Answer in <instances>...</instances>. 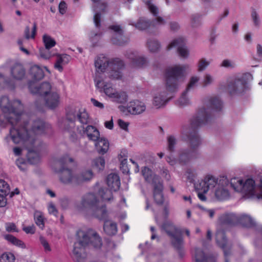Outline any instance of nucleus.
I'll return each mask as SVG.
<instances>
[{"label": "nucleus", "instance_id": "obj_1", "mask_svg": "<svg viewBox=\"0 0 262 262\" xmlns=\"http://www.w3.org/2000/svg\"><path fill=\"white\" fill-rule=\"evenodd\" d=\"M222 108L221 100L217 97L211 98L205 105L200 107L197 113L189 118L187 123L182 126L180 138L183 141H189L191 148L180 149L178 157L180 163L185 164L198 157L199 152L196 148L201 145V140L196 130L210 121L213 110L220 111Z\"/></svg>", "mask_w": 262, "mask_h": 262}, {"label": "nucleus", "instance_id": "obj_2", "mask_svg": "<svg viewBox=\"0 0 262 262\" xmlns=\"http://www.w3.org/2000/svg\"><path fill=\"white\" fill-rule=\"evenodd\" d=\"M50 126L46 124L42 120L38 119L31 121V125L27 128L20 129H11L10 130L9 136L6 137V140L9 141L11 138L15 144L22 143L28 149L27 158L28 161L32 164L38 163L40 161V156L38 152L33 149L34 144L36 142L34 137L31 135H40L47 132Z\"/></svg>", "mask_w": 262, "mask_h": 262}, {"label": "nucleus", "instance_id": "obj_3", "mask_svg": "<svg viewBox=\"0 0 262 262\" xmlns=\"http://www.w3.org/2000/svg\"><path fill=\"white\" fill-rule=\"evenodd\" d=\"M0 107L3 112L0 115V126L8 122L12 126L10 130L23 129L31 125V121H28V115L22 113L23 105L19 100L10 101L8 97L3 96L0 99Z\"/></svg>", "mask_w": 262, "mask_h": 262}, {"label": "nucleus", "instance_id": "obj_4", "mask_svg": "<svg viewBox=\"0 0 262 262\" xmlns=\"http://www.w3.org/2000/svg\"><path fill=\"white\" fill-rule=\"evenodd\" d=\"M77 236L78 241L74 244L72 257L76 262H83L85 258L84 247L92 246L96 248H100L102 246L101 239L91 229L86 231L79 230L77 232Z\"/></svg>", "mask_w": 262, "mask_h": 262}, {"label": "nucleus", "instance_id": "obj_5", "mask_svg": "<svg viewBox=\"0 0 262 262\" xmlns=\"http://www.w3.org/2000/svg\"><path fill=\"white\" fill-rule=\"evenodd\" d=\"M89 117L84 110L80 111L76 107H69L67 111L66 119L62 120L59 123L60 127L69 133L72 141L77 139L78 135L81 134V130L76 125V122L79 121L82 124L89 123Z\"/></svg>", "mask_w": 262, "mask_h": 262}, {"label": "nucleus", "instance_id": "obj_6", "mask_svg": "<svg viewBox=\"0 0 262 262\" xmlns=\"http://www.w3.org/2000/svg\"><path fill=\"white\" fill-rule=\"evenodd\" d=\"M95 66L97 73H103L106 70L110 78L119 79L122 76V70L124 67V63L119 58H113L110 60L103 55H100L95 59Z\"/></svg>", "mask_w": 262, "mask_h": 262}, {"label": "nucleus", "instance_id": "obj_7", "mask_svg": "<svg viewBox=\"0 0 262 262\" xmlns=\"http://www.w3.org/2000/svg\"><path fill=\"white\" fill-rule=\"evenodd\" d=\"M189 68L188 64H175L167 68L165 73L166 90L170 93L177 92Z\"/></svg>", "mask_w": 262, "mask_h": 262}, {"label": "nucleus", "instance_id": "obj_8", "mask_svg": "<svg viewBox=\"0 0 262 262\" xmlns=\"http://www.w3.org/2000/svg\"><path fill=\"white\" fill-rule=\"evenodd\" d=\"M237 215L233 213H226L220 215L218 220L217 231L215 235L216 244L224 250L225 256V262H228L227 257L229 252L228 251V247L227 245V239L225 235V232L222 230L224 226L232 225L237 224Z\"/></svg>", "mask_w": 262, "mask_h": 262}, {"label": "nucleus", "instance_id": "obj_9", "mask_svg": "<svg viewBox=\"0 0 262 262\" xmlns=\"http://www.w3.org/2000/svg\"><path fill=\"white\" fill-rule=\"evenodd\" d=\"M73 162V159L66 155L55 161L52 165L53 170L59 174L60 181L64 184L76 185L78 181L76 174L68 167L69 164Z\"/></svg>", "mask_w": 262, "mask_h": 262}, {"label": "nucleus", "instance_id": "obj_10", "mask_svg": "<svg viewBox=\"0 0 262 262\" xmlns=\"http://www.w3.org/2000/svg\"><path fill=\"white\" fill-rule=\"evenodd\" d=\"M77 209L81 211L91 210L99 220H104L107 215L105 206L100 205L96 196L93 193L85 195L80 204L77 206Z\"/></svg>", "mask_w": 262, "mask_h": 262}, {"label": "nucleus", "instance_id": "obj_11", "mask_svg": "<svg viewBox=\"0 0 262 262\" xmlns=\"http://www.w3.org/2000/svg\"><path fill=\"white\" fill-rule=\"evenodd\" d=\"M141 172L145 181L152 185L153 196L156 203L159 204H162L164 201L163 185L160 177L155 174L152 170L147 166L142 169Z\"/></svg>", "mask_w": 262, "mask_h": 262}, {"label": "nucleus", "instance_id": "obj_12", "mask_svg": "<svg viewBox=\"0 0 262 262\" xmlns=\"http://www.w3.org/2000/svg\"><path fill=\"white\" fill-rule=\"evenodd\" d=\"M161 228L168 235L172 246L179 253L181 257L184 255V240L181 231L170 222H166Z\"/></svg>", "mask_w": 262, "mask_h": 262}, {"label": "nucleus", "instance_id": "obj_13", "mask_svg": "<svg viewBox=\"0 0 262 262\" xmlns=\"http://www.w3.org/2000/svg\"><path fill=\"white\" fill-rule=\"evenodd\" d=\"M106 183L110 190L101 188L98 191V195L103 201H110L112 197V191L118 190L120 186V178L116 173L109 174L106 178Z\"/></svg>", "mask_w": 262, "mask_h": 262}, {"label": "nucleus", "instance_id": "obj_14", "mask_svg": "<svg viewBox=\"0 0 262 262\" xmlns=\"http://www.w3.org/2000/svg\"><path fill=\"white\" fill-rule=\"evenodd\" d=\"M109 29L111 32V41L113 44L121 46L128 42V39L123 35V30L120 26L112 25Z\"/></svg>", "mask_w": 262, "mask_h": 262}, {"label": "nucleus", "instance_id": "obj_15", "mask_svg": "<svg viewBox=\"0 0 262 262\" xmlns=\"http://www.w3.org/2000/svg\"><path fill=\"white\" fill-rule=\"evenodd\" d=\"M246 82L243 78H235L228 84L227 90L231 95H240L246 90Z\"/></svg>", "mask_w": 262, "mask_h": 262}, {"label": "nucleus", "instance_id": "obj_16", "mask_svg": "<svg viewBox=\"0 0 262 262\" xmlns=\"http://www.w3.org/2000/svg\"><path fill=\"white\" fill-rule=\"evenodd\" d=\"M230 182L226 178H222L219 180L217 186L215 190V195L220 200L227 199L229 196L228 187Z\"/></svg>", "mask_w": 262, "mask_h": 262}, {"label": "nucleus", "instance_id": "obj_17", "mask_svg": "<svg viewBox=\"0 0 262 262\" xmlns=\"http://www.w3.org/2000/svg\"><path fill=\"white\" fill-rule=\"evenodd\" d=\"M28 88L30 92L34 94H38L40 96L46 97L49 93H51V86L49 82H43L39 85L36 83L29 81Z\"/></svg>", "mask_w": 262, "mask_h": 262}, {"label": "nucleus", "instance_id": "obj_18", "mask_svg": "<svg viewBox=\"0 0 262 262\" xmlns=\"http://www.w3.org/2000/svg\"><path fill=\"white\" fill-rule=\"evenodd\" d=\"M155 17V18L150 23L147 21L144 18H141L135 25V27L140 30H145L150 26L157 27L164 25L166 24V21L165 19L163 17L159 16V14L157 15V16Z\"/></svg>", "mask_w": 262, "mask_h": 262}, {"label": "nucleus", "instance_id": "obj_19", "mask_svg": "<svg viewBox=\"0 0 262 262\" xmlns=\"http://www.w3.org/2000/svg\"><path fill=\"white\" fill-rule=\"evenodd\" d=\"M177 47L179 55L183 58H187L189 55V50L185 46V40L183 37H179L174 39L167 47L170 50L172 48Z\"/></svg>", "mask_w": 262, "mask_h": 262}, {"label": "nucleus", "instance_id": "obj_20", "mask_svg": "<svg viewBox=\"0 0 262 262\" xmlns=\"http://www.w3.org/2000/svg\"><path fill=\"white\" fill-rule=\"evenodd\" d=\"M93 3V11L95 13L94 16V22L96 28L100 27L101 14L100 12H104L106 8V4L102 2L101 0H91Z\"/></svg>", "mask_w": 262, "mask_h": 262}, {"label": "nucleus", "instance_id": "obj_21", "mask_svg": "<svg viewBox=\"0 0 262 262\" xmlns=\"http://www.w3.org/2000/svg\"><path fill=\"white\" fill-rule=\"evenodd\" d=\"M173 96H168L165 90H160L155 94L153 97V105L157 108H161L166 105Z\"/></svg>", "mask_w": 262, "mask_h": 262}, {"label": "nucleus", "instance_id": "obj_22", "mask_svg": "<svg viewBox=\"0 0 262 262\" xmlns=\"http://www.w3.org/2000/svg\"><path fill=\"white\" fill-rule=\"evenodd\" d=\"M125 56L130 60L133 65L136 67H142L147 63V59L139 55L137 52L127 51Z\"/></svg>", "mask_w": 262, "mask_h": 262}, {"label": "nucleus", "instance_id": "obj_23", "mask_svg": "<svg viewBox=\"0 0 262 262\" xmlns=\"http://www.w3.org/2000/svg\"><path fill=\"white\" fill-rule=\"evenodd\" d=\"M146 107L144 102L139 100L130 101L127 106L128 112L133 115H139L146 110Z\"/></svg>", "mask_w": 262, "mask_h": 262}, {"label": "nucleus", "instance_id": "obj_24", "mask_svg": "<svg viewBox=\"0 0 262 262\" xmlns=\"http://www.w3.org/2000/svg\"><path fill=\"white\" fill-rule=\"evenodd\" d=\"M94 80L96 86L103 89L105 95L112 100L117 90L114 89L110 84L104 83V81L98 77H96Z\"/></svg>", "mask_w": 262, "mask_h": 262}, {"label": "nucleus", "instance_id": "obj_25", "mask_svg": "<svg viewBox=\"0 0 262 262\" xmlns=\"http://www.w3.org/2000/svg\"><path fill=\"white\" fill-rule=\"evenodd\" d=\"M59 95L57 92H52L45 97L46 105L53 109L59 104Z\"/></svg>", "mask_w": 262, "mask_h": 262}, {"label": "nucleus", "instance_id": "obj_26", "mask_svg": "<svg viewBox=\"0 0 262 262\" xmlns=\"http://www.w3.org/2000/svg\"><path fill=\"white\" fill-rule=\"evenodd\" d=\"M83 132L89 140L95 142L100 138L99 131L94 126L88 125L85 128H83Z\"/></svg>", "mask_w": 262, "mask_h": 262}, {"label": "nucleus", "instance_id": "obj_27", "mask_svg": "<svg viewBox=\"0 0 262 262\" xmlns=\"http://www.w3.org/2000/svg\"><path fill=\"white\" fill-rule=\"evenodd\" d=\"M95 146L98 152L101 155H104L108 150L109 142L104 138H99L97 141L95 142Z\"/></svg>", "mask_w": 262, "mask_h": 262}, {"label": "nucleus", "instance_id": "obj_28", "mask_svg": "<svg viewBox=\"0 0 262 262\" xmlns=\"http://www.w3.org/2000/svg\"><path fill=\"white\" fill-rule=\"evenodd\" d=\"M11 75L16 80H21L25 76V70L22 65L15 64L11 70Z\"/></svg>", "mask_w": 262, "mask_h": 262}, {"label": "nucleus", "instance_id": "obj_29", "mask_svg": "<svg viewBox=\"0 0 262 262\" xmlns=\"http://www.w3.org/2000/svg\"><path fill=\"white\" fill-rule=\"evenodd\" d=\"M71 59L69 55L67 54L58 55L54 64L55 68L59 72L63 71V67L68 64Z\"/></svg>", "mask_w": 262, "mask_h": 262}, {"label": "nucleus", "instance_id": "obj_30", "mask_svg": "<svg viewBox=\"0 0 262 262\" xmlns=\"http://www.w3.org/2000/svg\"><path fill=\"white\" fill-rule=\"evenodd\" d=\"M30 73L32 78L33 79V81H32V82H35L36 81L42 79L44 77L43 70L37 65L31 67Z\"/></svg>", "mask_w": 262, "mask_h": 262}, {"label": "nucleus", "instance_id": "obj_31", "mask_svg": "<svg viewBox=\"0 0 262 262\" xmlns=\"http://www.w3.org/2000/svg\"><path fill=\"white\" fill-rule=\"evenodd\" d=\"M237 224H240L247 227H251L255 225L254 220L249 215L241 214L237 215Z\"/></svg>", "mask_w": 262, "mask_h": 262}, {"label": "nucleus", "instance_id": "obj_32", "mask_svg": "<svg viewBox=\"0 0 262 262\" xmlns=\"http://www.w3.org/2000/svg\"><path fill=\"white\" fill-rule=\"evenodd\" d=\"M195 262H216L214 257L210 256L205 258L204 252L199 248H196L195 250Z\"/></svg>", "mask_w": 262, "mask_h": 262}, {"label": "nucleus", "instance_id": "obj_33", "mask_svg": "<svg viewBox=\"0 0 262 262\" xmlns=\"http://www.w3.org/2000/svg\"><path fill=\"white\" fill-rule=\"evenodd\" d=\"M93 173L91 170L83 171L79 174H76V179L78 181L76 182V185L84 182L90 181L92 179Z\"/></svg>", "mask_w": 262, "mask_h": 262}, {"label": "nucleus", "instance_id": "obj_34", "mask_svg": "<svg viewBox=\"0 0 262 262\" xmlns=\"http://www.w3.org/2000/svg\"><path fill=\"white\" fill-rule=\"evenodd\" d=\"M34 219L36 225L41 229H45V223L46 220L43 213L38 210H36L34 213Z\"/></svg>", "mask_w": 262, "mask_h": 262}, {"label": "nucleus", "instance_id": "obj_35", "mask_svg": "<svg viewBox=\"0 0 262 262\" xmlns=\"http://www.w3.org/2000/svg\"><path fill=\"white\" fill-rule=\"evenodd\" d=\"M105 232L110 235H115L117 232V224L111 221H105L103 226Z\"/></svg>", "mask_w": 262, "mask_h": 262}, {"label": "nucleus", "instance_id": "obj_36", "mask_svg": "<svg viewBox=\"0 0 262 262\" xmlns=\"http://www.w3.org/2000/svg\"><path fill=\"white\" fill-rule=\"evenodd\" d=\"M5 238L11 244L21 249H26V245L21 240L16 238L11 234H7L5 236Z\"/></svg>", "mask_w": 262, "mask_h": 262}, {"label": "nucleus", "instance_id": "obj_37", "mask_svg": "<svg viewBox=\"0 0 262 262\" xmlns=\"http://www.w3.org/2000/svg\"><path fill=\"white\" fill-rule=\"evenodd\" d=\"M128 96L126 93L123 91H116L111 100L118 103H123L127 101Z\"/></svg>", "mask_w": 262, "mask_h": 262}, {"label": "nucleus", "instance_id": "obj_38", "mask_svg": "<svg viewBox=\"0 0 262 262\" xmlns=\"http://www.w3.org/2000/svg\"><path fill=\"white\" fill-rule=\"evenodd\" d=\"M166 149L170 153L175 151V147L177 143V137L173 135H168L166 137Z\"/></svg>", "mask_w": 262, "mask_h": 262}, {"label": "nucleus", "instance_id": "obj_39", "mask_svg": "<svg viewBox=\"0 0 262 262\" xmlns=\"http://www.w3.org/2000/svg\"><path fill=\"white\" fill-rule=\"evenodd\" d=\"M188 91L185 90L179 99L177 101L176 104L179 106L183 107L190 104V101L188 97Z\"/></svg>", "mask_w": 262, "mask_h": 262}, {"label": "nucleus", "instance_id": "obj_40", "mask_svg": "<svg viewBox=\"0 0 262 262\" xmlns=\"http://www.w3.org/2000/svg\"><path fill=\"white\" fill-rule=\"evenodd\" d=\"M105 160L103 157H99L95 159L92 163L93 168L98 171L103 170L105 167Z\"/></svg>", "mask_w": 262, "mask_h": 262}, {"label": "nucleus", "instance_id": "obj_41", "mask_svg": "<svg viewBox=\"0 0 262 262\" xmlns=\"http://www.w3.org/2000/svg\"><path fill=\"white\" fill-rule=\"evenodd\" d=\"M200 79V78L199 76L194 75L191 76L190 78L185 90L189 92L190 90L195 89L198 85Z\"/></svg>", "mask_w": 262, "mask_h": 262}, {"label": "nucleus", "instance_id": "obj_42", "mask_svg": "<svg viewBox=\"0 0 262 262\" xmlns=\"http://www.w3.org/2000/svg\"><path fill=\"white\" fill-rule=\"evenodd\" d=\"M204 180L206 182V185L208 190L214 187H217V184H219V181H218V180L216 179V178L211 176H206L204 178Z\"/></svg>", "mask_w": 262, "mask_h": 262}, {"label": "nucleus", "instance_id": "obj_43", "mask_svg": "<svg viewBox=\"0 0 262 262\" xmlns=\"http://www.w3.org/2000/svg\"><path fill=\"white\" fill-rule=\"evenodd\" d=\"M42 39L45 48L47 50H49L56 45L55 40L48 35H43Z\"/></svg>", "mask_w": 262, "mask_h": 262}, {"label": "nucleus", "instance_id": "obj_44", "mask_svg": "<svg viewBox=\"0 0 262 262\" xmlns=\"http://www.w3.org/2000/svg\"><path fill=\"white\" fill-rule=\"evenodd\" d=\"M115 246L113 242H110L108 243V247L111 249L108 250L106 253V256L113 260L120 257L119 255L115 251Z\"/></svg>", "mask_w": 262, "mask_h": 262}, {"label": "nucleus", "instance_id": "obj_45", "mask_svg": "<svg viewBox=\"0 0 262 262\" xmlns=\"http://www.w3.org/2000/svg\"><path fill=\"white\" fill-rule=\"evenodd\" d=\"M30 28L29 26H26L25 29L24 34L26 39H29L30 38L34 39L35 37L37 31V25L36 23L33 24V26L31 30V34H30Z\"/></svg>", "mask_w": 262, "mask_h": 262}, {"label": "nucleus", "instance_id": "obj_46", "mask_svg": "<svg viewBox=\"0 0 262 262\" xmlns=\"http://www.w3.org/2000/svg\"><path fill=\"white\" fill-rule=\"evenodd\" d=\"M15 256L10 252H5L0 256V262H15Z\"/></svg>", "mask_w": 262, "mask_h": 262}, {"label": "nucleus", "instance_id": "obj_47", "mask_svg": "<svg viewBox=\"0 0 262 262\" xmlns=\"http://www.w3.org/2000/svg\"><path fill=\"white\" fill-rule=\"evenodd\" d=\"M143 1L145 3L148 10L153 16H157V15L159 14V10L158 7L152 4L150 0H143Z\"/></svg>", "mask_w": 262, "mask_h": 262}, {"label": "nucleus", "instance_id": "obj_48", "mask_svg": "<svg viewBox=\"0 0 262 262\" xmlns=\"http://www.w3.org/2000/svg\"><path fill=\"white\" fill-rule=\"evenodd\" d=\"M194 188L197 191H202L204 193H207L208 191L206 182L204 179L199 181L198 182L194 183Z\"/></svg>", "mask_w": 262, "mask_h": 262}, {"label": "nucleus", "instance_id": "obj_49", "mask_svg": "<svg viewBox=\"0 0 262 262\" xmlns=\"http://www.w3.org/2000/svg\"><path fill=\"white\" fill-rule=\"evenodd\" d=\"M210 60H208L205 58H201L198 63V71L202 72L204 71L210 64Z\"/></svg>", "mask_w": 262, "mask_h": 262}, {"label": "nucleus", "instance_id": "obj_50", "mask_svg": "<svg viewBox=\"0 0 262 262\" xmlns=\"http://www.w3.org/2000/svg\"><path fill=\"white\" fill-rule=\"evenodd\" d=\"M201 15L200 14L196 13L192 14L190 16V24L192 27H195L201 24Z\"/></svg>", "mask_w": 262, "mask_h": 262}, {"label": "nucleus", "instance_id": "obj_51", "mask_svg": "<svg viewBox=\"0 0 262 262\" xmlns=\"http://www.w3.org/2000/svg\"><path fill=\"white\" fill-rule=\"evenodd\" d=\"M147 47L150 52H155L159 50L160 45L159 42L156 40H150L147 42Z\"/></svg>", "mask_w": 262, "mask_h": 262}, {"label": "nucleus", "instance_id": "obj_52", "mask_svg": "<svg viewBox=\"0 0 262 262\" xmlns=\"http://www.w3.org/2000/svg\"><path fill=\"white\" fill-rule=\"evenodd\" d=\"M251 16L254 25L258 27L260 24L259 16L255 9H253L251 11Z\"/></svg>", "mask_w": 262, "mask_h": 262}, {"label": "nucleus", "instance_id": "obj_53", "mask_svg": "<svg viewBox=\"0 0 262 262\" xmlns=\"http://www.w3.org/2000/svg\"><path fill=\"white\" fill-rule=\"evenodd\" d=\"M39 240L40 244L43 248L44 251L46 252H49L51 251V246L49 242L45 237L41 235L39 237Z\"/></svg>", "mask_w": 262, "mask_h": 262}, {"label": "nucleus", "instance_id": "obj_54", "mask_svg": "<svg viewBox=\"0 0 262 262\" xmlns=\"http://www.w3.org/2000/svg\"><path fill=\"white\" fill-rule=\"evenodd\" d=\"M213 81L214 78L210 74H206L204 76L202 84L203 86L205 87L211 84L213 82Z\"/></svg>", "mask_w": 262, "mask_h": 262}, {"label": "nucleus", "instance_id": "obj_55", "mask_svg": "<svg viewBox=\"0 0 262 262\" xmlns=\"http://www.w3.org/2000/svg\"><path fill=\"white\" fill-rule=\"evenodd\" d=\"M9 191V186L7 183L3 180H0V192L6 194Z\"/></svg>", "mask_w": 262, "mask_h": 262}, {"label": "nucleus", "instance_id": "obj_56", "mask_svg": "<svg viewBox=\"0 0 262 262\" xmlns=\"http://www.w3.org/2000/svg\"><path fill=\"white\" fill-rule=\"evenodd\" d=\"M236 66L235 63L230 59H224L222 61L220 64V67L225 68L233 69Z\"/></svg>", "mask_w": 262, "mask_h": 262}, {"label": "nucleus", "instance_id": "obj_57", "mask_svg": "<svg viewBox=\"0 0 262 262\" xmlns=\"http://www.w3.org/2000/svg\"><path fill=\"white\" fill-rule=\"evenodd\" d=\"M5 228L7 231L9 232H18V230L15 225V224L13 223H7L5 224Z\"/></svg>", "mask_w": 262, "mask_h": 262}, {"label": "nucleus", "instance_id": "obj_58", "mask_svg": "<svg viewBox=\"0 0 262 262\" xmlns=\"http://www.w3.org/2000/svg\"><path fill=\"white\" fill-rule=\"evenodd\" d=\"M49 50H47L45 48V49H41L39 51L40 56L41 57L46 59H49L51 56L52 55L50 54Z\"/></svg>", "mask_w": 262, "mask_h": 262}, {"label": "nucleus", "instance_id": "obj_59", "mask_svg": "<svg viewBox=\"0 0 262 262\" xmlns=\"http://www.w3.org/2000/svg\"><path fill=\"white\" fill-rule=\"evenodd\" d=\"M23 231H24L27 234H34L35 232V227L34 225L29 226L27 227H24L23 228Z\"/></svg>", "mask_w": 262, "mask_h": 262}, {"label": "nucleus", "instance_id": "obj_60", "mask_svg": "<svg viewBox=\"0 0 262 262\" xmlns=\"http://www.w3.org/2000/svg\"><path fill=\"white\" fill-rule=\"evenodd\" d=\"M100 36H101L100 33H91V40L94 45H95L97 42L98 40L100 39Z\"/></svg>", "mask_w": 262, "mask_h": 262}, {"label": "nucleus", "instance_id": "obj_61", "mask_svg": "<svg viewBox=\"0 0 262 262\" xmlns=\"http://www.w3.org/2000/svg\"><path fill=\"white\" fill-rule=\"evenodd\" d=\"M67 5L64 1H62L59 5V11L61 14H64L66 12Z\"/></svg>", "mask_w": 262, "mask_h": 262}, {"label": "nucleus", "instance_id": "obj_62", "mask_svg": "<svg viewBox=\"0 0 262 262\" xmlns=\"http://www.w3.org/2000/svg\"><path fill=\"white\" fill-rule=\"evenodd\" d=\"M48 211L50 214H52L54 215H56L57 211L56 209L55 206L54 205L53 203H50L48 206Z\"/></svg>", "mask_w": 262, "mask_h": 262}, {"label": "nucleus", "instance_id": "obj_63", "mask_svg": "<svg viewBox=\"0 0 262 262\" xmlns=\"http://www.w3.org/2000/svg\"><path fill=\"white\" fill-rule=\"evenodd\" d=\"M118 124L122 129L125 130L127 129L128 124L127 122L121 119H119L118 121Z\"/></svg>", "mask_w": 262, "mask_h": 262}, {"label": "nucleus", "instance_id": "obj_64", "mask_svg": "<svg viewBox=\"0 0 262 262\" xmlns=\"http://www.w3.org/2000/svg\"><path fill=\"white\" fill-rule=\"evenodd\" d=\"M229 14V10L228 9L224 10V12L220 14V15L218 16L217 20L218 23H220L222 21L223 19L227 17Z\"/></svg>", "mask_w": 262, "mask_h": 262}]
</instances>
